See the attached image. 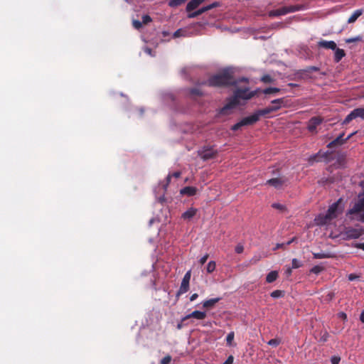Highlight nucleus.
Wrapping results in <instances>:
<instances>
[{
    "mask_svg": "<svg viewBox=\"0 0 364 364\" xmlns=\"http://www.w3.org/2000/svg\"><path fill=\"white\" fill-rule=\"evenodd\" d=\"M191 270H189V271H188V272L185 274V275H184V277H183V278L182 281L189 282H190V279H191Z\"/></svg>",
    "mask_w": 364,
    "mask_h": 364,
    "instance_id": "nucleus-44",
    "label": "nucleus"
},
{
    "mask_svg": "<svg viewBox=\"0 0 364 364\" xmlns=\"http://www.w3.org/2000/svg\"><path fill=\"white\" fill-rule=\"evenodd\" d=\"M362 41V37L360 36H355V37H353V38H347V39H346L345 41L347 43H351L359 42V41Z\"/></svg>",
    "mask_w": 364,
    "mask_h": 364,
    "instance_id": "nucleus-33",
    "label": "nucleus"
},
{
    "mask_svg": "<svg viewBox=\"0 0 364 364\" xmlns=\"http://www.w3.org/2000/svg\"><path fill=\"white\" fill-rule=\"evenodd\" d=\"M278 110V107H267L264 109H259L257 110L259 112V114H260V116H264V115H267L272 112H276Z\"/></svg>",
    "mask_w": 364,
    "mask_h": 364,
    "instance_id": "nucleus-20",
    "label": "nucleus"
},
{
    "mask_svg": "<svg viewBox=\"0 0 364 364\" xmlns=\"http://www.w3.org/2000/svg\"><path fill=\"white\" fill-rule=\"evenodd\" d=\"M348 278L350 281H353L356 279L358 278V276H357L356 274H350L348 276Z\"/></svg>",
    "mask_w": 364,
    "mask_h": 364,
    "instance_id": "nucleus-50",
    "label": "nucleus"
},
{
    "mask_svg": "<svg viewBox=\"0 0 364 364\" xmlns=\"http://www.w3.org/2000/svg\"><path fill=\"white\" fill-rule=\"evenodd\" d=\"M360 319L363 323H364V310L360 314Z\"/></svg>",
    "mask_w": 364,
    "mask_h": 364,
    "instance_id": "nucleus-53",
    "label": "nucleus"
},
{
    "mask_svg": "<svg viewBox=\"0 0 364 364\" xmlns=\"http://www.w3.org/2000/svg\"><path fill=\"white\" fill-rule=\"evenodd\" d=\"M341 199L333 203L328 209L325 215H319L316 218L315 221L317 225H323L328 223L331 220L336 218L338 215L342 212V208H339V203Z\"/></svg>",
    "mask_w": 364,
    "mask_h": 364,
    "instance_id": "nucleus-2",
    "label": "nucleus"
},
{
    "mask_svg": "<svg viewBox=\"0 0 364 364\" xmlns=\"http://www.w3.org/2000/svg\"><path fill=\"white\" fill-rule=\"evenodd\" d=\"M314 257L316 259L326 258L327 255L324 253H314Z\"/></svg>",
    "mask_w": 364,
    "mask_h": 364,
    "instance_id": "nucleus-45",
    "label": "nucleus"
},
{
    "mask_svg": "<svg viewBox=\"0 0 364 364\" xmlns=\"http://www.w3.org/2000/svg\"><path fill=\"white\" fill-rule=\"evenodd\" d=\"M216 268V264L214 261H210L206 267V271L208 273H212L215 270Z\"/></svg>",
    "mask_w": 364,
    "mask_h": 364,
    "instance_id": "nucleus-27",
    "label": "nucleus"
},
{
    "mask_svg": "<svg viewBox=\"0 0 364 364\" xmlns=\"http://www.w3.org/2000/svg\"><path fill=\"white\" fill-rule=\"evenodd\" d=\"M191 95H200L202 93L198 89H193L191 91Z\"/></svg>",
    "mask_w": 364,
    "mask_h": 364,
    "instance_id": "nucleus-49",
    "label": "nucleus"
},
{
    "mask_svg": "<svg viewBox=\"0 0 364 364\" xmlns=\"http://www.w3.org/2000/svg\"><path fill=\"white\" fill-rule=\"evenodd\" d=\"M360 185H361L362 186H364V181H362V182L360 183Z\"/></svg>",
    "mask_w": 364,
    "mask_h": 364,
    "instance_id": "nucleus-59",
    "label": "nucleus"
},
{
    "mask_svg": "<svg viewBox=\"0 0 364 364\" xmlns=\"http://www.w3.org/2000/svg\"><path fill=\"white\" fill-rule=\"evenodd\" d=\"M220 301V298H215L208 300H205L203 302V307L205 309L213 308L216 303Z\"/></svg>",
    "mask_w": 364,
    "mask_h": 364,
    "instance_id": "nucleus-19",
    "label": "nucleus"
},
{
    "mask_svg": "<svg viewBox=\"0 0 364 364\" xmlns=\"http://www.w3.org/2000/svg\"><path fill=\"white\" fill-rule=\"evenodd\" d=\"M186 1V0H171L168 2V5L171 7H176V6H178L183 4Z\"/></svg>",
    "mask_w": 364,
    "mask_h": 364,
    "instance_id": "nucleus-28",
    "label": "nucleus"
},
{
    "mask_svg": "<svg viewBox=\"0 0 364 364\" xmlns=\"http://www.w3.org/2000/svg\"><path fill=\"white\" fill-rule=\"evenodd\" d=\"M216 152L213 149H205L200 152V157L204 160H208L215 157Z\"/></svg>",
    "mask_w": 364,
    "mask_h": 364,
    "instance_id": "nucleus-11",
    "label": "nucleus"
},
{
    "mask_svg": "<svg viewBox=\"0 0 364 364\" xmlns=\"http://www.w3.org/2000/svg\"><path fill=\"white\" fill-rule=\"evenodd\" d=\"M215 6V4H210V5H208L207 6H204L198 10H197L196 11H194V12H192V13H189L188 14V18H195L200 14H202L203 13L214 8Z\"/></svg>",
    "mask_w": 364,
    "mask_h": 364,
    "instance_id": "nucleus-10",
    "label": "nucleus"
},
{
    "mask_svg": "<svg viewBox=\"0 0 364 364\" xmlns=\"http://www.w3.org/2000/svg\"><path fill=\"white\" fill-rule=\"evenodd\" d=\"M278 277V272L277 271L270 272L266 277V281L267 283H272L274 282Z\"/></svg>",
    "mask_w": 364,
    "mask_h": 364,
    "instance_id": "nucleus-24",
    "label": "nucleus"
},
{
    "mask_svg": "<svg viewBox=\"0 0 364 364\" xmlns=\"http://www.w3.org/2000/svg\"><path fill=\"white\" fill-rule=\"evenodd\" d=\"M364 210V195H359V200L354 206L348 211L349 214H355Z\"/></svg>",
    "mask_w": 364,
    "mask_h": 364,
    "instance_id": "nucleus-6",
    "label": "nucleus"
},
{
    "mask_svg": "<svg viewBox=\"0 0 364 364\" xmlns=\"http://www.w3.org/2000/svg\"><path fill=\"white\" fill-rule=\"evenodd\" d=\"M301 9V6H283L280 9L273 10L269 12L270 16H279L282 15H285L289 13L295 12Z\"/></svg>",
    "mask_w": 364,
    "mask_h": 364,
    "instance_id": "nucleus-4",
    "label": "nucleus"
},
{
    "mask_svg": "<svg viewBox=\"0 0 364 364\" xmlns=\"http://www.w3.org/2000/svg\"><path fill=\"white\" fill-rule=\"evenodd\" d=\"M283 291H281V290H275V291H273L272 293H271V296L272 298H279V297H281L283 296Z\"/></svg>",
    "mask_w": 364,
    "mask_h": 364,
    "instance_id": "nucleus-35",
    "label": "nucleus"
},
{
    "mask_svg": "<svg viewBox=\"0 0 364 364\" xmlns=\"http://www.w3.org/2000/svg\"><path fill=\"white\" fill-rule=\"evenodd\" d=\"M340 360H341V358L338 356H333L331 359L332 364H338Z\"/></svg>",
    "mask_w": 364,
    "mask_h": 364,
    "instance_id": "nucleus-46",
    "label": "nucleus"
},
{
    "mask_svg": "<svg viewBox=\"0 0 364 364\" xmlns=\"http://www.w3.org/2000/svg\"><path fill=\"white\" fill-rule=\"evenodd\" d=\"M231 75L228 73H223L220 75H215L209 79L208 85L210 86H223L234 84Z\"/></svg>",
    "mask_w": 364,
    "mask_h": 364,
    "instance_id": "nucleus-3",
    "label": "nucleus"
},
{
    "mask_svg": "<svg viewBox=\"0 0 364 364\" xmlns=\"http://www.w3.org/2000/svg\"><path fill=\"white\" fill-rule=\"evenodd\" d=\"M322 122V119L319 117H313L311 118L308 124V129L310 132H314L316 127Z\"/></svg>",
    "mask_w": 364,
    "mask_h": 364,
    "instance_id": "nucleus-12",
    "label": "nucleus"
},
{
    "mask_svg": "<svg viewBox=\"0 0 364 364\" xmlns=\"http://www.w3.org/2000/svg\"><path fill=\"white\" fill-rule=\"evenodd\" d=\"M340 315H341V317L343 318L344 319H346V314H344V313H341V314H340Z\"/></svg>",
    "mask_w": 364,
    "mask_h": 364,
    "instance_id": "nucleus-55",
    "label": "nucleus"
},
{
    "mask_svg": "<svg viewBox=\"0 0 364 364\" xmlns=\"http://www.w3.org/2000/svg\"><path fill=\"white\" fill-rule=\"evenodd\" d=\"M360 220L364 222V215L360 216V218H359Z\"/></svg>",
    "mask_w": 364,
    "mask_h": 364,
    "instance_id": "nucleus-58",
    "label": "nucleus"
},
{
    "mask_svg": "<svg viewBox=\"0 0 364 364\" xmlns=\"http://www.w3.org/2000/svg\"><path fill=\"white\" fill-rule=\"evenodd\" d=\"M293 241H294V239H292V240H291L288 241V242L285 244V246H286V245H290Z\"/></svg>",
    "mask_w": 364,
    "mask_h": 364,
    "instance_id": "nucleus-57",
    "label": "nucleus"
},
{
    "mask_svg": "<svg viewBox=\"0 0 364 364\" xmlns=\"http://www.w3.org/2000/svg\"><path fill=\"white\" fill-rule=\"evenodd\" d=\"M363 249L364 250V244L363 245Z\"/></svg>",
    "mask_w": 364,
    "mask_h": 364,
    "instance_id": "nucleus-61",
    "label": "nucleus"
},
{
    "mask_svg": "<svg viewBox=\"0 0 364 364\" xmlns=\"http://www.w3.org/2000/svg\"><path fill=\"white\" fill-rule=\"evenodd\" d=\"M280 91L279 88L277 87H269L263 90L264 94H274L277 93Z\"/></svg>",
    "mask_w": 364,
    "mask_h": 364,
    "instance_id": "nucleus-30",
    "label": "nucleus"
},
{
    "mask_svg": "<svg viewBox=\"0 0 364 364\" xmlns=\"http://www.w3.org/2000/svg\"><path fill=\"white\" fill-rule=\"evenodd\" d=\"M189 289V282L182 281L180 288L177 292V296L183 294L188 291Z\"/></svg>",
    "mask_w": 364,
    "mask_h": 364,
    "instance_id": "nucleus-21",
    "label": "nucleus"
},
{
    "mask_svg": "<svg viewBox=\"0 0 364 364\" xmlns=\"http://www.w3.org/2000/svg\"><path fill=\"white\" fill-rule=\"evenodd\" d=\"M261 81H262L264 83H271L274 80H273V78L270 75H265L262 77Z\"/></svg>",
    "mask_w": 364,
    "mask_h": 364,
    "instance_id": "nucleus-34",
    "label": "nucleus"
},
{
    "mask_svg": "<svg viewBox=\"0 0 364 364\" xmlns=\"http://www.w3.org/2000/svg\"><path fill=\"white\" fill-rule=\"evenodd\" d=\"M171 361V357L170 355H166L161 360V364H169Z\"/></svg>",
    "mask_w": 364,
    "mask_h": 364,
    "instance_id": "nucleus-42",
    "label": "nucleus"
},
{
    "mask_svg": "<svg viewBox=\"0 0 364 364\" xmlns=\"http://www.w3.org/2000/svg\"><path fill=\"white\" fill-rule=\"evenodd\" d=\"M233 360H234L233 356L230 355L223 364H232Z\"/></svg>",
    "mask_w": 364,
    "mask_h": 364,
    "instance_id": "nucleus-47",
    "label": "nucleus"
},
{
    "mask_svg": "<svg viewBox=\"0 0 364 364\" xmlns=\"http://www.w3.org/2000/svg\"><path fill=\"white\" fill-rule=\"evenodd\" d=\"M285 247V244L284 243H277L275 246V247L274 248V250H276L279 248H283Z\"/></svg>",
    "mask_w": 364,
    "mask_h": 364,
    "instance_id": "nucleus-51",
    "label": "nucleus"
},
{
    "mask_svg": "<svg viewBox=\"0 0 364 364\" xmlns=\"http://www.w3.org/2000/svg\"><path fill=\"white\" fill-rule=\"evenodd\" d=\"M206 313L204 311H194L192 313L186 315L182 318V321H186L188 318H193L197 320H203L206 318Z\"/></svg>",
    "mask_w": 364,
    "mask_h": 364,
    "instance_id": "nucleus-7",
    "label": "nucleus"
},
{
    "mask_svg": "<svg viewBox=\"0 0 364 364\" xmlns=\"http://www.w3.org/2000/svg\"><path fill=\"white\" fill-rule=\"evenodd\" d=\"M208 258V254L203 256L199 260V262L200 263V264L203 265L207 261Z\"/></svg>",
    "mask_w": 364,
    "mask_h": 364,
    "instance_id": "nucleus-48",
    "label": "nucleus"
},
{
    "mask_svg": "<svg viewBox=\"0 0 364 364\" xmlns=\"http://www.w3.org/2000/svg\"><path fill=\"white\" fill-rule=\"evenodd\" d=\"M257 92V90L251 92L248 88L237 89L229 102L221 109V113L223 114H228L230 113L229 110L235 108L240 104V99L245 100H250L253 97Z\"/></svg>",
    "mask_w": 364,
    "mask_h": 364,
    "instance_id": "nucleus-1",
    "label": "nucleus"
},
{
    "mask_svg": "<svg viewBox=\"0 0 364 364\" xmlns=\"http://www.w3.org/2000/svg\"><path fill=\"white\" fill-rule=\"evenodd\" d=\"M198 294L195 293V294H192V295L191 296V297H190V300H191V301H193L196 300V299L198 298Z\"/></svg>",
    "mask_w": 364,
    "mask_h": 364,
    "instance_id": "nucleus-52",
    "label": "nucleus"
},
{
    "mask_svg": "<svg viewBox=\"0 0 364 364\" xmlns=\"http://www.w3.org/2000/svg\"><path fill=\"white\" fill-rule=\"evenodd\" d=\"M260 117L261 116H260V114H259V112L256 111L252 114L243 118L242 119V120L244 122L243 124H245V125L252 124L257 122L259 119Z\"/></svg>",
    "mask_w": 364,
    "mask_h": 364,
    "instance_id": "nucleus-8",
    "label": "nucleus"
},
{
    "mask_svg": "<svg viewBox=\"0 0 364 364\" xmlns=\"http://www.w3.org/2000/svg\"><path fill=\"white\" fill-rule=\"evenodd\" d=\"M235 334L234 332H230L228 334L226 338L227 344L230 346H232Z\"/></svg>",
    "mask_w": 364,
    "mask_h": 364,
    "instance_id": "nucleus-31",
    "label": "nucleus"
},
{
    "mask_svg": "<svg viewBox=\"0 0 364 364\" xmlns=\"http://www.w3.org/2000/svg\"><path fill=\"white\" fill-rule=\"evenodd\" d=\"M197 211L198 210L196 208H190L182 214L181 218L184 220H191L196 215Z\"/></svg>",
    "mask_w": 364,
    "mask_h": 364,
    "instance_id": "nucleus-16",
    "label": "nucleus"
},
{
    "mask_svg": "<svg viewBox=\"0 0 364 364\" xmlns=\"http://www.w3.org/2000/svg\"><path fill=\"white\" fill-rule=\"evenodd\" d=\"M132 24L136 29H139L143 25L142 22L138 20H133Z\"/></svg>",
    "mask_w": 364,
    "mask_h": 364,
    "instance_id": "nucleus-38",
    "label": "nucleus"
},
{
    "mask_svg": "<svg viewBox=\"0 0 364 364\" xmlns=\"http://www.w3.org/2000/svg\"><path fill=\"white\" fill-rule=\"evenodd\" d=\"M284 183L285 180L282 178H272L267 181V183L277 188L282 187Z\"/></svg>",
    "mask_w": 364,
    "mask_h": 364,
    "instance_id": "nucleus-13",
    "label": "nucleus"
},
{
    "mask_svg": "<svg viewBox=\"0 0 364 364\" xmlns=\"http://www.w3.org/2000/svg\"><path fill=\"white\" fill-rule=\"evenodd\" d=\"M310 70H314V71H316V70H318V68H316V67H311V68H310Z\"/></svg>",
    "mask_w": 364,
    "mask_h": 364,
    "instance_id": "nucleus-56",
    "label": "nucleus"
},
{
    "mask_svg": "<svg viewBox=\"0 0 364 364\" xmlns=\"http://www.w3.org/2000/svg\"><path fill=\"white\" fill-rule=\"evenodd\" d=\"M346 234H347L348 237H351V238H358L360 235V232L358 230H354V229L349 230L346 232Z\"/></svg>",
    "mask_w": 364,
    "mask_h": 364,
    "instance_id": "nucleus-26",
    "label": "nucleus"
},
{
    "mask_svg": "<svg viewBox=\"0 0 364 364\" xmlns=\"http://www.w3.org/2000/svg\"><path fill=\"white\" fill-rule=\"evenodd\" d=\"M197 192V189L195 187L187 186L182 188L180 191L182 195H187L188 196H194Z\"/></svg>",
    "mask_w": 364,
    "mask_h": 364,
    "instance_id": "nucleus-17",
    "label": "nucleus"
},
{
    "mask_svg": "<svg viewBox=\"0 0 364 364\" xmlns=\"http://www.w3.org/2000/svg\"><path fill=\"white\" fill-rule=\"evenodd\" d=\"M181 173L180 171H176V172L173 173L172 175H171V174L168 175L167 177H166L167 183H166V187L170 183L172 176H174L175 178H179L181 176Z\"/></svg>",
    "mask_w": 364,
    "mask_h": 364,
    "instance_id": "nucleus-32",
    "label": "nucleus"
},
{
    "mask_svg": "<svg viewBox=\"0 0 364 364\" xmlns=\"http://www.w3.org/2000/svg\"><path fill=\"white\" fill-rule=\"evenodd\" d=\"M244 250V247L241 244H238L235 249V251L237 254H241Z\"/></svg>",
    "mask_w": 364,
    "mask_h": 364,
    "instance_id": "nucleus-43",
    "label": "nucleus"
},
{
    "mask_svg": "<svg viewBox=\"0 0 364 364\" xmlns=\"http://www.w3.org/2000/svg\"><path fill=\"white\" fill-rule=\"evenodd\" d=\"M343 136V134H341L338 137H337L335 140H333V141H331L329 144H328V146H336L337 144H343L345 141H346L347 139H350V136H352V134L349 135L345 140H343L342 139V137Z\"/></svg>",
    "mask_w": 364,
    "mask_h": 364,
    "instance_id": "nucleus-22",
    "label": "nucleus"
},
{
    "mask_svg": "<svg viewBox=\"0 0 364 364\" xmlns=\"http://www.w3.org/2000/svg\"><path fill=\"white\" fill-rule=\"evenodd\" d=\"M280 343V341L277 338L271 339L268 341V344L272 346H277Z\"/></svg>",
    "mask_w": 364,
    "mask_h": 364,
    "instance_id": "nucleus-39",
    "label": "nucleus"
},
{
    "mask_svg": "<svg viewBox=\"0 0 364 364\" xmlns=\"http://www.w3.org/2000/svg\"><path fill=\"white\" fill-rule=\"evenodd\" d=\"M319 47H322L326 49L335 50L336 48V43L333 41H321L318 43Z\"/></svg>",
    "mask_w": 364,
    "mask_h": 364,
    "instance_id": "nucleus-15",
    "label": "nucleus"
},
{
    "mask_svg": "<svg viewBox=\"0 0 364 364\" xmlns=\"http://www.w3.org/2000/svg\"><path fill=\"white\" fill-rule=\"evenodd\" d=\"M203 1L204 0H191L186 6V11L191 13V11L198 8Z\"/></svg>",
    "mask_w": 364,
    "mask_h": 364,
    "instance_id": "nucleus-14",
    "label": "nucleus"
},
{
    "mask_svg": "<svg viewBox=\"0 0 364 364\" xmlns=\"http://www.w3.org/2000/svg\"><path fill=\"white\" fill-rule=\"evenodd\" d=\"M152 21L151 18L149 15H144L142 16V23L147 24Z\"/></svg>",
    "mask_w": 364,
    "mask_h": 364,
    "instance_id": "nucleus-40",
    "label": "nucleus"
},
{
    "mask_svg": "<svg viewBox=\"0 0 364 364\" xmlns=\"http://www.w3.org/2000/svg\"><path fill=\"white\" fill-rule=\"evenodd\" d=\"M260 117L261 116H260V114H259V112L256 111L252 114L243 118L242 119V120L244 122L243 124H245V125L252 124L257 122L259 119Z\"/></svg>",
    "mask_w": 364,
    "mask_h": 364,
    "instance_id": "nucleus-9",
    "label": "nucleus"
},
{
    "mask_svg": "<svg viewBox=\"0 0 364 364\" xmlns=\"http://www.w3.org/2000/svg\"><path fill=\"white\" fill-rule=\"evenodd\" d=\"M181 36H187V31L186 30H183L182 28L178 29L176 31L173 33L174 38H178Z\"/></svg>",
    "mask_w": 364,
    "mask_h": 364,
    "instance_id": "nucleus-29",
    "label": "nucleus"
},
{
    "mask_svg": "<svg viewBox=\"0 0 364 364\" xmlns=\"http://www.w3.org/2000/svg\"><path fill=\"white\" fill-rule=\"evenodd\" d=\"M360 118L364 119V107H359L351 111L343 120V124H348L353 119Z\"/></svg>",
    "mask_w": 364,
    "mask_h": 364,
    "instance_id": "nucleus-5",
    "label": "nucleus"
},
{
    "mask_svg": "<svg viewBox=\"0 0 364 364\" xmlns=\"http://www.w3.org/2000/svg\"><path fill=\"white\" fill-rule=\"evenodd\" d=\"M301 265H302V263L297 259H292V268L293 269H297V268L301 267Z\"/></svg>",
    "mask_w": 364,
    "mask_h": 364,
    "instance_id": "nucleus-37",
    "label": "nucleus"
},
{
    "mask_svg": "<svg viewBox=\"0 0 364 364\" xmlns=\"http://www.w3.org/2000/svg\"><path fill=\"white\" fill-rule=\"evenodd\" d=\"M321 271H322V267H321L320 266H314L311 269V272L316 274L320 273Z\"/></svg>",
    "mask_w": 364,
    "mask_h": 364,
    "instance_id": "nucleus-41",
    "label": "nucleus"
},
{
    "mask_svg": "<svg viewBox=\"0 0 364 364\" xmlns=\"http://www.w3.org/2000/svg\"><path fill=\"white\" fill-rule=\"evenodd\" d=\"M345 56V52L343 49L336 48L334 59L336 62H339Z\"/></svg>",
    "mask_w": 364,
    "mask_h": 364,
    "instance_id": "nucleus-23",
    "label": "nucleus"
},
{
    "mask_svg": "<svg viewBox=\"0 0 364 364\" xmlns=\"http://www.w3.org/2000/svg\"><path fill=\"white\" fill-rule=\"evenodd\" d=\"M244 122L243 120L242 119L240 122H237V124H234L232 127V130L233 131H237L238 130L240 127H242V126H245V124H243Z\"/></svg>",
    "mask_w": 364,
    "mask_h": 364,
    "instance_id": "nucleus-36",
    "label": "nucleus"
},
{
    "mask_svg": "<svg viewBox=\"0 0 364 364\" xmlns=\"http://www.w3.org/2000/svg\"><path fill=\"white\" fill-rule=\"evenodd\" d=\"M363 13V9H357L355 10L352 15L348 19V23H354Z\"/></svg>",
    "mask_w": 364,
    "mask_h": 364,
    "instance_id": "nucleus-18",
    "label": "nucleus"
},
{
    "mask_svg": "<svg viewBox=\"0 0 364 364\" xmlns=\"http://www.w3.org/2000/svg\"><path fill=\"white\" fill-rule=\"evenodd\" d=\"M286 274H287L288 276L291 275V268L288 267V268L287 269V270H286Z\"/></svg>",
    "mask_w": 364,
    "mask_h": 364,
    "instance_id": "nucleus-54",
    "label": "nucleus"
},
{
    "mask_svg": "<svg viewBox=\"0 0 364 364\" xmlns=\"http://www.w3.org/2000/svg\"><path fill=\"white\" fill-rule=\"evenodd\" d=\"M272 107H277L278 110L280 109L282 107L284 106V99L279 98L277 100H274L272 101Z\"/></svg>",
    "mask_w": 364,
    "mask_h": 364,
    "instance_id": "nucleus-25",
    "label": "nucleus"
},
{
    "mask_svg": "<svg viewBox=\"0 0 364 364\" xmlns=\"http://www.w3.org/2000/svg\"><path fill=\"white\" fill-rule=\"evenodd\" d=\"M273 207L279 208V205H277L276 204H274V205H273Z\"/></svg>",
    "mask_w": 364,
    "mask_h": 364,
    "instance_id": "nucleus-60",
    "label": "nucleus"
}]
</instances>
